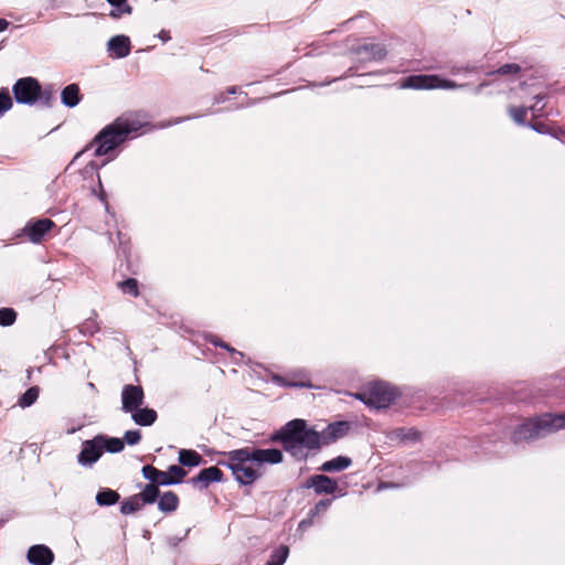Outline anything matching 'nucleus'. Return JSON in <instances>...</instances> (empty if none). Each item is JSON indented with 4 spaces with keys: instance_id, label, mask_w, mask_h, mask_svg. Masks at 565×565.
<instances>
[{
    "instance_id": "obj_37",
    "label": "nucleus",
    "mask_w": 565,
    "mask_h": 565,
    "mask_svg": "<svg viewBox=\"0 0 565 565\" xmlns=\"http://www.w3.org/2000/svg\"><path fill=\"white\" fill-rule=\"evenodd\" d=\"M532 129H534L537 132L546 134L548 132V129L543 124H530L529 125Z\"/></svg>"
},
{
    "instance_id": "obj_16",
    "label": "nucleus",
    "mask_w": 565,
    "mask_h": 565,
    "mask_svg": "<svg viewBox=\"0 0 565 565\" xmlns=\"http://www.w3.org/2000/svg\"><path fill=\"white\" fill-rule=\"evenodd\" d=\"M222 477L223 472L217 467H209L201 470L190 482L192 484L201 483L203 488H206L213 481H221Z\"/></svg>"
},
{
    "instance_id": "obj_14",
    "label": "nucleus",
    "mask_w": 565,
    "mask_h": 565,
    "mask_svg": "<svg viewBox=\"0 0 565 565\" xmlns=\"http://www.w3.org/2000/svg\"><path fill=\"white\" fill-rule=\"evenodd\" d=\"M108 51L117 58L127 56L130 53V40L126 35H116L108 41Z\"/></svg>"
},
{
    "instance_id": "obj_8",
    "label": "nucleus",
    "mask_w": 565,
    "mask_h": 565,
    "mask_svg": "<svg viewBox=\"0 0 565 565\" xmlns=\"http://www.w3.org/2000/svg\"><path fill=\"white\" fill-rule=\"evenodd\" d=\"M143 390L139 385H125L121 392V409L125 413H132L143 404Z\"/></svg>"
},
{
    "instance_id": "obj_35",
    "label": "nucleus",
    "mask_w": 565,
    "mask_h": 565,
    "mask_svg": "<svg viewBox=\"0 0 565 565\" xmlns=\"http://www.w3.org/2000/svg\"><path fill=\"white\" fill-rule=\"evenodd\" d=\"M38 99H40L43 105L51 106V104L54 99L53 88L50 86V87H45L43 90L41 89V93H40Z\"/></svg>"
},
{
    "instance_id": "obj_38",
    "label": "nucleus",
    "mask_w": 565,
    "mask_h": 565,
    "mask_svg": "<svg viewBox=\"0 0 565 565\" xmlns=\"http://www.w3.org/2000/svg\"><path fill=\"white\" fill-rule=\"evenodd\" d=\"M118 9L120 10V13L121 14H129L131 13V7L129 4H127L126 2H124V6H120L118 7Z\"/></svg>"
},
{
    "instance_id": "obj_49",
    "label": "nucleus",
    "mask_w": 565,
    "mask_h": 565,
    "mask_svg": "<svg viewBox=\"0 0 565 565\" xmlns=\"http://www.w3.org/2000/svg\"><path fill=\"white\" fill-rule=\"evenodd\" d=\"M305 524H307V522L306 521H301L300 526H303Z\"/></svg>"
},
{
    "instance_id": "obj_26",
    "label": "nucleus",
    "mask_w": 565,
    "mask_h": 565,
    "mask_svg": "<svg viewBox=\"0 0 565 565\" xmlns=\"http://www.w3.org/2000/svg\"><path fill=\"white\" fill-rule=\"evenodd\" d=\"M39 387L38 386H32L30 387L29 390H26V392L19 398L18 401V405L21 406L22 408L24 407H29L31 406L32 404L35 403V401L38 399L39 397Z\"/></svg>"
},
{
    "instance_id": "obj_34",
    "label": "nucleus",
    "mask_w": 565,
    "mask_h": 565,
    "mask_svg": "<svg viewBox=\"0 0 565 565\" xmlns=\"http://www.w3.org/2000/svg\"><path fill=\"white\" fill-rule=\"evenodd\" d=\"M12 99L7 89L0 90V115L6 113L12 107Z\"/></svg>"
},
{
    "instance_id": "obj_45",
    "label": "nucleus",
    "mask_w": 565,
    "mask_h": 565,
    "mask_svg": "<svg viewBox=\"0 0 565 565\" xmlns=\"http://www.w3.org/2000/svg\"><path fill=\"white\" fill-rule=\"evenodd\" d=\"M216 344H217V345H220V347H222V348H225V349H227V350H230V351H232V352H235V350H234V349H231V348H230L227 344H225V343H216Z\"/></svg>"
},
{
    "instance_id": "obj_23",
    "label": "nucleus",
    "mask_w": 565,
    "mask_h": 565,
    "mask_svg": "<svg viewBox=\"0 0 565 565\" xmlns=\"http://www.w3.org/2000/svg\"><path fill=\"white\" fill-rule=\"evenodd\" d=\"M203 461L202 456L194 450L181 449L179 451V462L186 467H196Z\"/></svg>"
},
{
    "instance_id": "obj_7",
    "label": "nucleus",
    "mask_w": 565,
    "mask_h": 565,
    "mask_svg": "<svg viewBox=\"0 0 565 565\" xmlns=\"http://www.w3.org/2000/svg\"><path fill=\"white\" fill-rule=\"evenodd\" d=\"M13 95L19 104L32 105L39 98L41 86L33 77H23L13 85Z\"/></svg>"
},
{
    "instance_id": "obj_21",
    "label": "nucleus",
    "mask_w": 565,
    "mask_h": 565,
    "mask_svg": "<svg viewBox=\"0 0 565 565\" xmlns=\"http://www.w3.org/2000/svg\"><path fill=\"white\" fill-rule=\"evenodd\" d=\"M352 463V460L349 457L339 456L334 459H331L329 461H326L320 470L324 472H332V471H341L347 468H349Z\"/></svg>"
},
{
    "instance_id": "obj_28",
    "label": "nucleus",
    "mask_w": 565,
    "mask_h": 565,
    "mask_svg": "<svg viewBox=\"0 0 565 565\" xmlns=\"http://www.w3.org/2000/svg\"><path fill=\"white\" fill-rule=\"evenodd\" d=\"M289 554V550L287 546H279L270 556V559L266 563V565H282Z\"/></svg>"
},
{
    "instance_id": "obj_20",
    "label": "nucleus",
    "mask_w": 565,
    "mask_h": 565,
    "mask_svg": "<svg viewBox=\"0 0 565 565\" xmlns=\"http://www.w3.org/2000/svg\"><path fill=\"white\" fill-rule=\"evenodd\" d=\"M62 103L67 107H75L81 98H79V87L76 84L67 85L61 94Z\"/></svg>"
},
{
    "instance_id": "obj_1",
    "label": "nucleus",
    "mask_w": 565,
    "mask_h": 565,
    "mask_svg": "<svg viewBox=\"0 0 565 565\" xmlns=\"http://www.w3.org/2000/svg\"><path fill=\"white\" fill-rule=\"evenodd\" d=\"M227 467L235 479L244 486L252 484L263 476L264 463H279L282 452L278 449L242 448L227 454Z\"/></svg>"
},
{
    "instance_id": "obj_32",
    "label": "nucleus",
    "mask_w": 565,
    "mask_h": 565,
    "mask_svg": "<svg viewBox=\"0 0 565 565\" xmlns=\"http://www.w3.org/2000/svg\"><path fill=\"white\" fill-rule=\"evenodd\" d=\"M521 71L519 64L510 63L500 66L497 71L489 73V75L499 74V75H510L518 74Z\"/></svg>"
},
{
    "instance_id": "obj_24",
    "label": "nucleus",
    "mask_w": 565,
    "mask_h": 565,
    "mask_svg": "<svg viewBox=\"0 0 565 565\" xmlns=\"http://www.w3.org/2000/svg\"><path fill=\"white\" fill-rule=\"evenodd\" d=\"M142 507V498H139L138 494H135L121 503L120 511L122 514H130L139 511Z\"/></svg>"
},
{
    "instance_id": "obj_9",
    "label": "nucleus",
    "mask_w": 565,
    "mask_h": 565,
    "mask_svg": "<svg viewBox=\"0 0 565 565\" xmlns=\"http://www.w3.org/2000/svg\"><path fill=\"white\" fill-rule=\"evenodd\" d=\"M102 440L97 436L90 440H85L82 445V450L78 454L77 461L82 466H92L103 455Z\"/></svg>"
},
{
    "instance_id": "obj_10",
    "label": "nucleus",
    "mask_w": 565,
    "mask_h": 565,
    "mask_svg": "<svg viewBox=\"0 0 565 565\" xmlns=\"http://www.w3.org/2000/svg\"><path fill=\"white\" fill-rule=\"evenodd\" d=\"M54 226L53 221L49 218L30 222L24 227V233L32 243H40L44 235Z\"/></svg>"
},
{
    "instance_id": "obj_19",
    "label": "nucleus",
    "mask_w": 565,
    "mask_h": 565,
    "mask_svg": "<svg viewBox=\"0 0 565 565\" xmlns=\"http://www.w3.org/2000/svg\"><path fill=\"white\" fill-rule=\"evenodd\" d=\"M179 498L172 491L164 492L158 502V508L163 513H171L178 509Z\"/></svg>"
},
{
    "instance_id": "obj_15",
    "label": "nucleus",
    "mask_w": 565,
    "mask_h": 565,
    "mask_svg": "<svg viewBox=\"0 0 565 565\" xmlns=\"http://www.w3.org/2000/svg\"><path fill=\"white\" fill-rule=\"evenodd\" d=\"M142 475L146 479L154 483L157 487L173 484L171 476H169L168 471H161L149 465L142 468Z\"/></svg>"
},
{
    "instance_id": "obj_39",
    "label": "nucleus",
    "mask_w": 565,
    "mask_h": 565,
    "mask_svg": "<svg viewBox=\"0 0 565 565\" xmlns=\"http://www.w3.org/2000/svg\"><path fill=\"white\" fill-rule=\"evenodd\" d=\"M330 504V500H322L316 505V512H318L320 509H327Z\"/></svg>"
},
{
    "instance_id": "obj_3",
    "label": "nucleus",
    "mask_w": 565,
    "mask_h": 565,
    "mask_svg": "<svg viewBox=\"0 0 565 565\" xmlns=\"http://www.w3.org/2000/svg\"><path fill=\"white\" fill-rule=\"evenodd\" d=\"M143 122L136 114H124L107 125L90 142L89 148L96 146L95 156H105L121 145L131 132L138 131Z\"/></svg>"
},
{
    "instance_id": "obj_13",
    "label": "nucleus",
    "mask_w": 565,
    "mask_h": 565,
    "mask_svg": "<svg viewBox=\"0 0 565 565\" xmlns=\"http://www.w3.org/2000/svg\"><path fill=\"white\" fill-rule=\"evenodd\" d=\"M308 488H315L317 493H333L337 490V482L324 475H317L307 481Z\"/></svg>"
},
{
    "instance_id": "obj_48",
    "label": "nucleus",
    "mask_w": 565,
    "mask_h": 565,
    "mask_svg": "<svg viewBox=\"0 0 565 565\" xmlns=\"http://www.w3.org/2000/svg\"><path fill=\"white\" fill-rule=\"evenodd\" d=\"M294 386H298V384H292ZM299 386H310L309 384L301 383Z\"/></svg>"
},
{
    "instance_id": "obj_31",
    "label": "nucleus",
    "mask_w": 565,
    "mask_h": 565,
    "mask_svg": "<svg viewBox=\"0 0 565 565\" xmlns=\"http://www.w3.org/2000/svg\"><path fill=\"white\" fill-rule=\"evenodd\" d=\"M168 472L169 476H171L173 484L180 483L186 476V471L182 467L177 465L170 466Z\"/></svg>"
},
{
    "instance_id": "obj_29",
    "label": "nucleus",
    "mask_w": 565,
    "mask_h": 565,
    "mask_svg": "<svg viewBox=\"0 0 565 565\" xmlns=\"http://www.w3.org/2000/svg\"><path fill=\"white\" fill-rule=\"evenodd\" d=\"M508 111H509V115L511 116V118L518 125H524L525 118H526V114H527V108L526 107L510 106L508 108Z\"/></svg>"
},
{
    "instance_id": "obj_36",
    "label": "nucleus",
    "mask_w": 565,
    "mask_h": 565,
    "mask_svg": "<svg viewBox=\"0 0 565 565\" xmlns=\"http://www.w3.org/2000/svg\"><path fill=\"white\" fill-rule=\"evenodd\" d=\"M141 439V433L139 430H127L124 436V440L128 445H137Z\"/></svg>"
},
{
    "instance_id": "obj_33",
    "label": "nucleus",
    "mask_w": 565,
    "mask_h": 565,
    "mask_svg": "<svg viewBox=\"0 0 565 565\" xmlns=\"http://www.w3.org/2000/svg\"><path fill=\"white\" fill-rule=\"evenodd\" d=\"M119 287L121 288V290L126 294H130L135 297L138 296V284H137V280L134 279V278H129L125 281H121L119 282Z\"/></svg>"
},
{
    "instance_id": "obj_46",
    "label": "nucleus",
    "mask_w": 565,
    "mask_h": 565,
    "mask_svg": "<svg viewBox=\"0 0 565 565\" xmlns=\"http://www.w3.org/2000/svg\"><path fill=\"white\" fill-rule=\"evenodd\" d=\"M534 98H535L536 103L539 104V102H541L544 98V96L536 95Z\"/></svg>"
},
{
    "instance_id": "obj_2",
    "label": "nucleus",
    "mask_w": 565,
    "mask_h": 565,
    "mask_svg": "<svg viewBox=\"0 0 565 565\" xmlns=\"http://www.w3.org/2000/svg\"><path fill=\"white\" fill-rule=\"evenodd\" d=\"M273 441H278L282 448L297 460H303L309 450L321 447V436L318 431L307 426L305 419H292L271 436Z\"/></svg>"
},
{
    "instance_id": "obj_17",
    "label": "nucleus",
    "mask_w": 565,
    "mask_h": 565,
    "mask_svg": "<svg viewBox=\"0 0 565 565\" xmlns=\"http://www.w3.org/2000/svg\"><path fill=\"white\" fill-rule=\"evenodd\" d=\"M131 417L137 425L150 426L157 420V412L151 408H137L131 413Z\"/></svg>"
},
{
    "instance_id": "obj_5",
    "label": "nucleus",
    "mask_w": 565,
    "mask_h": 565,
    "mask_svg": "<svg viewBox=\"0 0 565 565\" xmlns=\"http://www.w3.org/2000/svg\"><path fill=\"white\" fill-rule=\"evenodd\" d=\"M353 396L369 406L385 408L396 398V393L388 384L379 382Z\"/></svg>"
},
{
    "instance_id": "obj_43",
    "label": "nucleus",
    "mask_w": 565,
    "mask_h": 565,
    "mask_svg": "<svg viewBox=\"0 0 565 565\" xmlns=\"http://www.w3.org/2000/svg\"><path fill=\"white\" fill-rule=\"evenodd\" d=\"M110 15L114 18H119L121 15L120 10L117 8L116 10L111 11Z\"/></svg>"
},
{
    "instance_id": "obj_30",
    "label": "nucleus",
    "mask_w": 565,
    "mask_h": 565,
    "mask_svg": "<svg viewBox=\"0 0 565 565\" xmlns=\"http://www.w3.org/2000/svg\"><path fill=\"white\" fill-rule=\"evenodd\" d=\"M17 318V313L13 309L2 308L0 309V326H11Z\"/></svg>"
},
{
    "instance_id": "obj_25",
    "label": "nucleus",
    "mask_w": 565,
    "mask_h": 565,
    "mask_svg": "<svg viewBox=\"0 0 565 565\" xmlns=\"http://www.w3.org/2000/svg\"><path fill=\"white\" fill-rule=\"evenodd\" d=\"M119 500V494L110 489L102 490L96 495V502L99 505H111Z\"/></svg>"
},
{
    "instance_id": "obj_22",
    "label": "nucleus",
    "mask_w": 565,
    "mask_h": 565,
    "mask_svg": "<svg viewBox=\"0 0 565 565\" xmlns=\"http://www.w3.org/2000/svg\"><path fill=\"white\" fill-rule=\"evenodd\" d=\"M97 437L102 439L99 443L102 444L103 451L119 452L125 447V441L120 438L107 437L105 435H97Z\"/></svg>"
},
{
    "instance_id": "obj_47",
    "label": "nucleus",
    "mask_w": 565,
    "mask_h": 565,
    "mask_svg": "<svg viewBox=\"0 0 565 565\" xmlns=\"http://www.w3.org/2000/svg\"><path fill=\"white\" fill-rule=\"evenodd\" d=\"M377 51H379L377 54L380 57L384 55L382 47H377Z\"/></svg>"
},
{
    "instance_id": "obj_27",
    "label": "nucleus",
    "mask_w": 565,
    "mask_h": 565,
    "mask_svg": "<svg viewBox=\"0 0 565 565\" xmlns=\"http://www.w3.org/2000/svg\"><path fill=\"white\" fill-rule=\"evenodd\" d=\"M139 498H142L143 504L153 503L159 497V489L154 483H149L145 489L138 493Z\"/></svg>"
},
{
    "instance_id": "obj_6",
    "label": "nucleus",
    "mask_w": 565,
    "mask_h": 565,
    "mask_svg": "<svg viewBox=\"0 0 565 565\" xmlns=\"http://www.w3.org/2000/svg\"><path fill=\"white\" fill-rule=\"evenodd\" d=\"M402 88L413 89H433V88H445L454 89L462 87L455 82L441 79L437 75H412L406 77L401 84Z\"/></svg>"
},
{
    "instance_id": "obj_42",
    "label": "nucleus",
    "mask_w": 565,
    "mask_h": 565,
    "mask_svg": "<svg viewBox=\"0 0 565 565\" xmlns=\"http://www.w3.org/2000/svg\"><path fill=\"white\" fill-rule=\"evenodd\" d=\"M529 109L534 113H536V111L540 113V111H542L543 107H539V104L535 103V105L531 106Z\"/></svg>"
},
{
    "instance_id": "obj_18",
    "label": "nucleus",
    "mask_w": 565,
    "mask_h": 565,
    "mask_svg": "<svg viewBox=\"0 0 565 565\" xmlns=\"http://www.w3.org/2000/svg\"><path fill=\"white\" fill-rule=\"evenodd\" d=\"M420 431H418L415 428H406V427H399L390 433V438L392 440H399V441H416L420 439Z\"/></svg>"
},
{
    "instance_id": "obj_12",
    "label": "nucleus",
    "mask_w": 565,
    "mask_h": 565,
    "mask_svg": "<svg viewBox=\"0 0 565 565\" xmlns=\"http://www.w3.org/2000/svg\"><path fill=\"white\" fill-rule=\"evenodd\" d=\"M349 424L347 422H337L330 424L327 429L320 434L321 436V445H327L337 439L343 437L349 431Z\"/></svg>"
},
{
    "instance_id": "obj_40",
    "label": "nucleus",
    "mask_w": 565,
    "mask_h": 565,
    "mask_svg": "<svg viewBox=\"0 0 565 565\" xmlns=\"http://www.w3.org/2000/svg\"><path fill=\"white\" fill-rule=\"evenodd\" d=\"M111 6L118 8L120 6H124V2H126V0H107Z\"/></svg>"
},
{
    "instance_id": "obj_44",
    "label": "nucleus",
    "mask_w": 565,
    "mask_h": 565,
    "mask_svg": "<svg viewBox=\"0 0 565 565\" xmlns=\"http://www.w3.org/2000/svg\"><path fill=\"white\" fill-rule=\"evenodd\" d=\"M486 85H487L486 83H482V84L478 85V86L476 87V93H477V94H478V93H480V92L482 90V88H483Z\"/></svg>"
},
{
    "instance_id": "obj_11",
    "label": "nucleus",
    "mask_w": 565,
    "mask_h": 565,
    "mask_svg": "<svg viewBox=\"0 0 565 565\" xmlns=\"http://www.w3.org/2000/svg\"><path fill=\"white\" fill-rule=\"evenodd\" d=\"M26 557L32 565H51L54 554L45 545H34L29 548Z\"/></svg>"
},
{
    "instance_id": "obj_41",
    "label": "nucleus",
    "mask_w": 565,
    "mask_h": 565,
    "mask_svg": "<svg viewBox=\"0 0 565 565\" xmlns=\"http://www.w3.org/2000/svg\"><path fill=\"white\" fill-rule=\"evenodd\" d=\"M9 26V22L4 19H0V32L4 31Z\"/></svg>"
},
{
    "instance_id": "obj_4",
    "label": "nucleus",
    "mask_w": 565,
    "mask_h": 565,
    "mask_svg": "<svg viewBox=\"0 0 565 565\" xmlns=\"http://www.w3.org/2000/svg\"><path fill=\"white\" fill-rule=\"evenodd\" d=\"M563 428H565V413L558 415L545 414L519 425L514 429L511 439L518 444L544 437Z\"/></svg>"
}]
</instances>
